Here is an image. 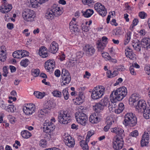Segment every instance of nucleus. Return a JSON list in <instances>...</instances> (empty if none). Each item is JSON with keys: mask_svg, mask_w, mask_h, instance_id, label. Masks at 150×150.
Masks as SVG:
<instances>
[{"mask_svg": "<svg viewBox=\"0 0 150 150\" xmlns=\"http://www.w3.org/2000/svg\"><path fill=\"white\" fill-rule=\"evenodd\" d=\"M127 91L126 88L122 87L113 91L110 95V99L112 103H116L121 101L126 96Z\"/></svg>", "mask_w": 150, "mask_h": 150, "instance_id": "f257e3e1", "label": "nucleus"}, {"mask_svg": "<svg viewBox=\"0 0 150 150\" xmlns=\"http://www.w3.org/2000/svg\"><path fill=\"white\" fill-rule=\"evenodd\" d=\"M141 96L137 93L132 94L129 99V104L134 106L136 111L139 112L141 109Z\"/></svg>", "mask_w": 150, "mask_h": 150, "instance_id": "f03ea898", "label": "nucleus"}, {"mask_svg": "<svg viewBox=\"0 0 150 150\" xmlns=\"http://www.w3.org/2000/svg\"><path fill=\"white\" fill-rule=\"evenodd\" d=\"M62 13V11L59 7H57L55 4L53 5L51 9H48L46 11L45 16L47 19L52 20L54 16L58 17Z\"/></svg>", "mask_w": 150, "mask_h": 150, "instance_id": "7ed1b4c3", "label": "nucleus"}, {"mask_svg": "<svg viewBox=\"0 0 150 150\" xmlns=\"http://www.w3.org/2000/svg\"><path fill=\"white\" fill-rule=\"evenodd\" d=\"M123 124L125 126H129L133 127L135 126L137 122L136 117L132 113H128L125 115Z\"/></svg>", "mask_w": 150, "mask_h": 150, "instance_id": "20e7f679", "label": "nucleus"}, {"mask_svg": "<svg viewBox=\"0 0 150 150\" xmlns=\"http://www.w3.org/2000/svg\"><path fill=\"white\" fill-rule=\"evenodd\" d=\"M71 118L70 113L67 110H61L58 112V120L61 124H65L68 123L70 122Z\"/></svg>", "mask_w": 150, "mask_h": 150, "instance_id": "39448f33", "label": "nucleus"}, {"mask_svg": "<svg viewBox=\"0 0 150 150\" xmlns=\"http://www.w3.org/2000/svg\"><path fill=\"white\" fill-rule=\"evenodd\" d=\"M105 88L102 86H98L95 87L92 92L91 98L93 99H98L101 98L103 95Z\"/></svg>", "mask_w": 150, "mask_h": 150, "instance_id": "423d86ee", "label": "nucleus"}, {"mask_svg": "<svg viewBox=\"0 0 150 150\" xmlns=\"http://www.w3.org/2000/svg\"><path fill=\"white\" fill-rule=\"evenodd\" d=\"M34 11L30 9H25L22 13V16L23 19L28 22L33 21L34 16Z\"/></svg>", "mask_w": 150, "mask_h": 150, "instance_id": "0eeeda50", "label": "nucleus"}, {"mask_svg": "<svg viewBox=\"0 0 150 150\" xmlns=\"http://www.w3.org/2000/svg\"><path fill=\"white\" fill-rule=\"evenodd\" d=\"M75 116L77 121L81 125L85 126L88 119L86 115L82 111L76 113Z\"/></svg>", "mask_w": 150, "mask_h": 150, "instance_id": "6e6552de", "label": "nucleus"}, {"mask_svg": "<svg viewBox=\"0 0 150 150\" xmlns=\"http://www.w3.org/2000/svg\"><path fill=\"white\" fill-rule=\"evenodd\" d=\"M148 103L150 107V100L148 101ZM143 110V116L146 119H148L150 118V109H146V104L145 101L141 100V111Z\"/></svg>", "mask_w": 150, "mask_h": 150, "instance_id": "1a4fd4ad", "label": "nucleus"}, {"mask_svg": "<svg viewBox=\"0 0 150 150\" xmlns=\"http://www.w3.org/2000/svg\"><path fill=\"white\" fill-rule=\"evenodd\" d=\"M124 141L122 138L116 137L113 141V147L116 150H119L122 149L123 146Z\"/></svg>", "mask_w": 150, "mask_h": 150, "instance_id": "9d476101", "label": "nucleus"}, {"mask_svg": "<svg viewBox=\"0 0 150 150\" xmlns=\"http://www.w3.org/2000/svg\"><path fill=\"white\" fill-rule=\"evenodd\" d=\"M24 112L27 115H32L35 112V107L34 105L32 103L27 104L23 108Z\"/></svg>", "mask_w": 150, "mask_h": 150, "instance_id": "9b49d317", "label": "nucleus"}, {"mask_svg": "<svg viewBox=\"0 0 150 150\" xmlns=\"http://www.w3.org/2000/svg\"><path fill=\"white\" fill-rule=\"evenodd\" d=\"M94 9L103 17L105 16L107 14V10L104 6L100 3H98L94 5Z\"/></svg>", "mask_w": 150, "mask_h": 150, "instance_id": "f8f14e48", "label": "nucleus"}, {"mask_svg": "<svg viewBox=\"0 0 150 150\" xmlns=\"http://www.w3.org/2000/svg\"><path fill=\"white\" fill-rule=\"evenodd\" d=\"M64 139V142L65 144L70 147H73L75 144V141L74 139L72 138L70 136H68V134H65L63 136Z\"/></svg>", "mask_w": 150, "mask_h": 150, "instance_id": "ddd939ff", "label": "nucleus"}, {"mask_svg": "<svg viewBox=\"0 0 150 150\" xmlns=\"http://www.w3.org/2000/svg\"><path fill=\"white\" fill-rule=\"evenodd\" d=\"M84 51L86 56H90L93 55L95 52V50L91 45H87L84 47Z\"/></svg>", "mask_w": 150, "mask_h": 150, "instance_id": "4468645a", "label": "nucleus"}, {"mask_svg": "<svg viewBox=\"0 0 150 150\" xmlns=\"http://www.w3.org/2000/svg\"><path fill=\"white\" fill-rule=\"evenodd\" d=\"M43 130L46 133L50 132L55 128V126L51 122H46L44 123Z\"/></svg>", "mask_w": 150, "mask_h": 150, "instance_id": "2eb2a0df", "label": "nucleus"}, {"mask_svg": "<svg viewBox=\"0 0 150 150\" xmlns=\"http://www.w3.org/2000/svg\"><path fill=\"white\" fill-rule=\"evenodd\" d=\"M55 62L53 60H49L45 63V69L48 71H52L55 67Z\"/></svg>", "mask_w": 150, "mask_h": 150, "instance_id": "dca6fc26", "label": "nucleus"}, {"mask_svg": "<svg viewBox=\"0 0 150 150\" xmlns=\"http://www.w3.org/2000/svg\"><path fill=\"white\" fill-rule=\"evenodd\" d=\"M141 46L142 47L148 50L150 48V39L148 37H144L141 40Z\"/></svg>", "mask_w": 150, "mask_h": 150, "instance_id": "f3484780", "label": "nucleus"}, {"mask_svg": "<svg viewBox=\"0 0 150 150\" xmlns=\"http://www.w3.org/2000/svg\"><path fill=\"white\" fill-rule=\"evenodd\" d=\"M99 115L98 113H94L91 115L89 118L90 122L93 124H96L98 123L100 120Z\"/></svg>", "mask_w": 150, "mask_h": 150, "instance_id": "a211bd4d", "label": "nucleus"}, {"mask_svg": "<svg viewBox=\"0 0 150 150\" xmlns=\"http://www.w3.org/2000/svg\"><path fill=\"white\" fill-rule=\"evenodd\" d=\"M3 7L2 8V10L1 11L2 13H6L9 11L12 8L11 4H8L7 3L6 0H3Z\"/></svg>", "mask_w": 150, "mask_h": 150, "instance_id": "6ab92c4d", "label": "nucleus"}, {"mask_svg": "<svg viewBox=\"0 0 150 150\" xmlns=\"http://www.w3.org/2000/svg\"><path fill=\"white\" fill-rule=\"evenodd\" d=\"M58 44L54 41H53L50 44L48 51L52 53L55 54L58 50Z\"/></svg>", "mask_w": 150, "mask_h": 150, "instance_id": "aec40b11", "label": "nucleus"}, {"mask_svg": "<svg viewBox=\"0 0 150 150\" xmlns=\"http://www.w3.org/2000/svg\"><path fill=\"white\" fill-rule=\"evenodd\" d=\"M125 54L127 57L131 59L134 60L136 58L135 54L132 52V50L129 47L126 48Z\"/></svg>", "mask_w": 150, "mask_h": 150, "instance_id": "412c9836", "label": "nucleus"}, {"mask_svg": "<svg viewBox=\"0 0 150 150\" xmlns=\"http://www.w3.org/2000/svg\"><path fill=\"white\" fill-rule=\"evenodd\" d=\"M85 97L83 95V93L82 92H79V96L76 97L75 101V103L76 105H80L82 104L84 99Z\"/></svg>", "mask_w": 150, "mask_h": 150, "instance_id": "4be33fe9", "label": "nucleus"}, {"mask_svg": "<svg viewBox=\"0 0 150 150\" xmlns=\"http://www.w3.org/2000/svg\"><path fill=\"white\" fill-rule=\"evenodd\" d=\"M47 48L44 46L41 47L39 50V53L40 55L43 58L47 57L48 56V53L46 51Z\"/></svg>", "mask_w": 150, "mask_h": 150, "instance_id": "5701e85b", "label": "nucleus"}, {"mask_svg": "<svg viewBox=\"0 0 150 150\" xmlns=\"http://www.w3.org/2000/svg\"><path fill=\"white\" fill-rule=\"evenodd\" d=\"M54 105L52 101L49 100L45 102L44 104V108L46 110H50L54 107Z\"/></svg>", "mask_w": 150, "mask_h": 150, "instance_id": "b1692460", "label": "nucleus"}, {"mask_svg": "<svg viewBox=\"0 0 150 150\" xmlns=\"http://www.w3.org/2000/svg\"><path fill=\"white\" fill-rule=\"evenodd\" d=\"M96 44L97 45L98 51H102L106 46L105 44L102 42V41L101 40H98Z\"/></svg>", "mask_w": 150, "mask_h": 150, "instance_id": "393cba45", "label": "nucleus"}, {"mask_svg": "<svg viewBox=\"0 0 150 150\" xmlns=\"http://www.w3.org/2000/svg\"><path fill=\"white\" fill-rule=\"evenodd\" d=\"M104 107L100 104V103H96L94 106H93V109L96 112V113H98L101 110H102Z\"/></svg>", "mask_w": 150, "mask_h": 150, "instance_id": "a878e982", "label": "nucleus"}, {"mask_svg": "<svg viewBox=\"0 0 150 150\" xmlns=\"http://www.w3.org/2000/svg\"><path fill=\"white\" fill-rule=\"evenodd\" d=\"M81 12L83 15L85 17H90L93 13V11L91 9H87L85 11H82Z\"/></svg>", "mask_w": 150, "mask_h": 150, "instance_id": "bb28decb", "label": "nucleus"}, {"mask_svg": "<svg viewBox=\"0 0 150 150\" xmlns=\"http://www.w3.org/2000/svg\"><path fill=\"white\" fill-rule=\"evenodd\" d=\"M62 79V82L61 83V85L62 86L65 85L66 84H69L71 80V76H68L67 77H64L63 78H61Z\"/></svg>", "mask_w": 150, "mask_h": 150, "instance_id": "cd10ccee", "label": "nucleus"}, {"mask_svg": "<svg viewBox=\"0 0 150 150\" xmlns=\"http://www.w3.org/2000/svg\"><path fill=\"white\" fill-rule=\"evenodd\" d=\"M69 28L71 32H74V33L78 32L79 30L78 28V25L76 24H72V23L70 22L69 24Z\"/></svg>", "mask_w": 150, "mask_h": 150, "instance_id": "c85d7f7f", "label": "nucleus"}, {"mask_svg": "<svg viewBox=\"0 0 150 150\" xmlns=\"http://www.w3.org/2000/svg\"><path fill=\"white\" fill-rule=\"evenodd\" d=\"M137 41L136 42H133L132 46L135 50L139 52L141 50V44L139 40Z\"/></svg>", "mask_w": 150, "mask_h": 150, "instance_id": "c756f323", "label": "nucleus"}, {"mask_svg": "<svg viewBox=\"0 0 150 150\" xmlns=\"http://www.w3.org/2000/svg\"><path fill=\"white\" fill-rule=\"evenodd\" d=\"M124 109V106L122 103H120L118 105V108L115 110V112L117 114L121 112Z\"/></svg>", "mask_w": 150, "mask_h": 150, "instance_id": "7c9ffc66", "label": "nucleus"}, {"mask_svg": "<svg viewBox=\"0 0 150 150\" xmlns=\"http://www.w3.org/2000/svg\"><path fill=\"white\" fill-rule=\"evenodd\" d=\"M21 135L23 138L25 139H28L31 136V133L26 130H24L22 131Z\"/></svg>", "mask_w": 150, "mask_h": 150, "instance_id": "2f4dec72", "label": "nucleus"}, {"mask_svg": "<svg viewBox=\"0 0 150 150\" xmlns=\"http://www.w3.org/2000/svg\"><path fill=\"white\" fill-rule=\"evenodd\" d=\"M88 142L83 140L79 142L80 146L83 150H88V147L87 144Z\"/></svg>", "mask_w": 150, "mask_h": 150, "instance_id": "473e14b6", "label": "nucleus"}, {"mask_svg": "<svg viewBox=\"0 0 150 150\" xmlns=\"http://www.w3.org/2000/svg\"><path fill=\"white\" fill-rule=\"evenodd\" d=\"M100 103L104 108V106H106L110 104L109 100L105 97L103 99L101 100Z\"/></svg>", "mask_w": 150, "mask_h": 150, "instance_id": "72a5a7b5", "label": "nucleus"}, {"mask_svg": "<svg viewBox=\"0 0 150 150\" xmlns=\"http://www.w3.org/2000/svg\"><path fill=\"white\" fill-rule=\"evenodd\" d=\"M34 94L36 98L39 99L42 98L45 95V92L42 93L38 91L34 92Z\"/></svg>", "mask_w": 150, "mask_h": 150, "instance_id": "f704fd0d", "label": "nucleus"}, {"mask_svg": "<svg viewBox=\"0 0 150 150\" xmlns=\"http://www.w3.org/2000/svg\"><path fill=\"white\" fill-rule=\"evenodd\" d=\"M6 58V52H4V50L0 51V60L2 62H4Z\"/></svg>", "mask_w": 150, "mask_h": 150, "instance_id": "c9c22d12", "label": "nucleus"}, {"mask_svg": "<svg viewBox=\"0 0 150 150\" xmlns=\"http://www.w3.org/2000/svg\"><path fill=\"white\" fill-rule=\"evenodd\" d=\"M131 33L130 32H128L125 36V39L124 41L125 45H127L129 42L130 39V35Z\"/></svg>", "mask_w": 150, "mask_h": 150, "instance_id": "e433bc0d", "label": "nucleus"}, {"mask_svg": "<svg viewBox=\"0 0 150 150\" xmlns=\"http://www.w3.org/2000/svg\"><path fill=\"white\" fill-rule=\"evenodd\" d=\"M46 110H45L44 108L43 109H40L39 110L37 113V115L40 117H42L44 115H45L47 113Z\"/></svg>", "mask_w": 150, "mask_h": 150, "instance_id": "4c0bfd02", "label": "nucleus"}, {"mask_svg": "<svg viewBox=\"0 0 150 150\" xmlns=\"http://www.w3.org/2000/svg\"><path fill=\"white\" fill-rule=\"evenodd\" d=\"M52 94L54 97L59 98H61L62 97L61 92L57 90H55L53 91L52 92Z\"/></svg>", "mask_w": 150, "mask_h": 150, "instance_id": "58836bf2", "label": "nucleus"}, {"mask_svg": "<svg viewBox=\"0 0 150 150\" xmlns=\"http://www.w3.org/2000/svg\"><path fill=\"white\" fill-rule=\"evenodd\" d=\"M5 110L8 112H13L16 110V108L14 105H9L7 106Z\"/></svg>", "mask_w": 150, "mask_h": 150, "instance_id": "ea45409f", "label": "nucleus"}, {"mask_svg": "<svg viewBox=\"0 0 150 150\" xmlns=\"http://www.w3.org/2000/svg\"><path fill=\"white\" fill-rule=\"evenodd\" d=\"M21 55V51L20 50L15 51L12 54V56L13 57L18 59L22 58V56Z\"/></svg>", "mask_w": 150, "mask_h": 150, "instance_id": "a19ab883", "label": "nucleus"}, {"mask_svg": "<svg viewBox=\"0 0 150 150\" xmlns=\"http://www.w3.org/2000/svg\"><path fill=\"white\" fill-rule=\"evenodd\" d=\"M111 119H112L110 120H107L106 121L107 123V125L104 128V130L105 132L108 131L112 125Z\"/></svg>", "mask_w": 150, "mask_h": 150, "instance_id": "79ce46f5", "label": "nucleus"}, {"mask_svg": "<svg viewBox=\"0 0 150 150\" xmlns=\"http://www.w3.org/2000/svg\"><path fill=\"white\" fill-rule=\"evenodd\" d=\"M68 76H70L68 71L65 69H63L62 71L61 78H64V77H66Z\"/></svg>", "mask_w": 150, "mask_h": 150, "instance_id": "37998d69", "label": "nucleus"}, {"mask_svg": "<svg viewBox=\"0 0 150 150\" xmlns=\"http://www.w3.org/2000/svg\"><path fill=\"white\" fill-rule=\"evenodd\" d=\"M62 93L65 99L66 100L68 99L69 94L68 92L67 88H66L64 89L62 91Z\"/></svg>", "mask_w": 150, "mask_h": 150, "instance_id": "c03bdc74", "label": "nucleus"}, {"mask_svg": "<svg viewBox=\"0 0 150 150\" xmlns=\"http://www.w3.org/2000/svg\"><path fill=\"white\" fill-rule=\"evenodd\" d=\"M149 142V140H146L145 139H141V147L148 146Z\"/></svg>", "mask_w": 150, "mask_h": 150, "instance_id": "a18cd8bd", "label": "nucleus"}, {"mask_svg": "<svg viewBox=\"0 0 150 150\" xmlns=\"http://www.w3.org/2000/svg\"><path fill=\"white\" fill-rule=\"evenodd\" d=\"M31 73L32 75L34 76H38L40 71L38 69H33L31 70Z\"/></svg>", "mask_w": 150, "mask_h": 150, "instance_id": "49530a36", "label": "nucleus"}, {"mask_svg": "<svg viewBox=\"0 0 150 150\" xmlns=\"http://www.w3.org/2000/svg\"><path fill=\"white\" fill-rule=\"evenodd\" d=\"M40 146L42 147H45L47 146V142L46 140L43 139L40 141Z\"/></svg>", "mask_w": 150, "mask_h": 150, "instance_id": "de8ad7c7", "label": "nucleus"}, {"mask_svg": "<svg viewBox=\"0 0 150 150\" xmlns=\"http://www.w3.org/2000/svg\"><path fill=\"white\" fill-rule=\"evenodd\" d=\"M139 22L137 18H134L132 22V24L131 25L130 27V29L132 31L134 26L136 25Z\"/></svg>", "mask_w": 150, "mask_h": 150, "instance_id": "09e8293b", "label": "nucleus"}, {"mask_svg": "<svg viewBox=\"0 0 150 150\" xmlns=\"http://www.w3.org/2000/svg\"><path fill=\"white\" fill-rule=\"evenodd\" d=\"M28 60L27 59L23 60L20 62L21 65L22 66L25 67L28 65Z\"/></svg>", "mask_w": 150, "mask_h": 150, "instance_id": "8fccbe9b", "label": "nucleus"}, {"mask_svg": "<svg viewBox=\"0 0 150 150\" xmlns=\"http://www.w3.org/2000/svg\"><path fill=\"white\" fill-rule=\"evenodd\" d=\"M83 4L88 5L92 4L94 3L93 0H82Z\"/></svg>", "mask_w": 150, "mask_h": 150, "instance_id": "3c124183", "label": "nucleus"}, {"mask_svg": "<svg viewBox=\"0 0 150 150\" xmlns=\"http://www.w3.org/2000/svg\"><path fill=\"white\" fill-rule=\"evenodd\" d=\"M94 134L93 131H89L88 132L87 134L86 139V142H88L89 141L90 138Z\"/></svg>", "mask_w": 150, "mask_h": 150, "instance_id": "603ef678", "label": "nucleus"}, {"mask_svg": "<svg viewBox=\"0 0 150 150\" xmlns=\"http://www.w3.org/2000/svg\"><path fill=\"white\" fill-rule=\"evenodd\" d=\"M144 70L146 73L150 76V65L146 64L144 66Z\"/></svg>", "mask_w": 150, "mask_h": 150, "instance_id": "864d4df0", "label": "nucleus"}, {"mask_svg": "<svg viewBox=\"0 0 150 150\" xmlns=\"http://www.w3.org/2000/svg\"><path fill=\"white\" fill-rule=\"evenodd\" d=\"M111 130L112 132L115 133L116 134L118 133L119 131V130H120L121 132H123L122 129L117 127L111 128Z\"/></svg>", "mask_w": 150, "mask_h": 150, "instance_id": "5fc2aeb1", "label": "nucleus"}, {"mask_svg": "<svg viewBox=\"0 0 150 150\" xmlns=\"http://www.w3.org/2000/svg\"><path fill=\"white\" fill-rule=\"evenodd\" d=\"M115 35L117 37H119L122 34V32L120 28H117L114 31Z\"/></svg>", "mask_w": 150, "mask_h": 150, "instance_id": "6e6d98bb", "label": "nucleus"}, {"mask_svg": "<svg viewBox=\"0 0 150 150\" xmlns=\"http://www.w3.org/2000/svg\"><path fill=\"white\" fill-rule=\"evenodd\" d=\"M142 138L145 139L146 140H149V137L148 133L146 132H145L142 136Z\"/></svg>", "mask_w": 150, "mask_h": 150, "instance_id": "4d7b16f0", "label": "nucleus"}, {"mask_svg": "<svg viewBox=\"0 0 150 150\" xmlns=\"http://www.w3.org/2000/svg\"><path fill=\"white\" fill-rule=\"evenodd\" d=\"M21 51L22 57L29 55V52L27 51L24 50H21Z\"/></svg>", "mask_w": 150, "mask_h": 150, "instance_id": "13d9d810", "label": "nucleus"}, {"mask_svg": "<svg viewBox=\"0 0 150 150\" xmlns=\"http://www.w3.org/2000/svg\"><path fill=\"white\" fill-rule=\"evenodd\" d=\"M7 105L3 100L0 101V107L2 109H5L7 107Z\"/></svg>", "mask_w": 150, "mask_h": 150, "instance_id": "bf43d9fd", "label": "nucleus"}, {"mask_svg": "<svg viewBox=\"0 0 150 150\" xmlns=\"http://www.w3.org/2000/svg\"><path fill=\"white\" fill-rule=\"evenodd\" d=\"M8 118L9 121L11 124H14L15 122V118L11 115H8Z\"/></svg>", "mask_w": 150, "mask_h": 150, "instance_id": "052dcab7", "label": "nucleus"}, {"mask_svg": "<svg viewBox=\"0 0 150 150\" xmlns=\"http://www.w3.org/2000/svg\"><path fill=\"white\" fill-rule=\"evenodd\" d=\"M31 6L33 8H36L37 6V3L36 0H30Z\"/></svg>", "mask_w": 150, "mask_h": 150, "instance_id": "680f3d73", "label": "nucleus"}, {"mask_svg": "<svg viewBox=\"0 0 150 150\" xmlns=\"http://www.w3.org/2000/svg\"><path fill=\"white\" fill-rule=\"evenodd\" d=\"M138 135V131L137 130H135L131 132L130 134V135L132 137H136Z\"/></svg>", "mask_w": 150, "mask_h": 150, "instance_id": "e2e57ef3", "label": "nucleus"}, {"mask_svg": "<svg viewBox=\"0 0 150 150\" xmlns=\"http://www.w3.org/2000/svg\"><path fill=\"white\" fill-rule=\"evenodd\" d=\"M3 73L2 74V75L5 77L7 76L8 73L7 67H4L3 68Z\"/></svg>", "mask_w": 150, "mask_h": 150, "instance_id": "0e129e2a", "label": "nucleus"}, {"mask_svg": "<svg viewBox=\"0 0 150 150\" xmlns=\"http://www.w3.org/2000/svg\"><path fill=\"white\" fill-rule=\"evenodd\" d=\"M119 132L117 133L116 134H117V137H120L122 138V139H123V137H124V134L123 132H124V130L123 129V132H121L120 130H119Z\"/></svg>", "mask_w": 150, "mask_h": 150, "instance_id": "69168bd1", "label": "nucleus"}, {"mask_svg": "<svg viewBox=\"0 0 150 150\" xmlns=\"http://www.w3.org/2000/svg\"><path fill=\"white\" fill-rule=\"evenodd\" d=\"M129 69L131 74L133 75L136 74V73L134 71V67L130 66L129 68Z\"/></svg>", "mask_w": 150, "mask_h": 150, "instance_id": "338daca9", "label": "nucleus"}, {"mask_svg": "<svg viewBox=\"0 0 150 150\" xmlns=\"http://www.w3.org/2000/svg\"><path fill=\"white\" fill-rule=\"evenodd\" d=\"M83 52L81 51H79L76 53V57L78 58H80L83 56Z\"/></svg>", "mask_w": 150, "mask_h": 150, "instance_id": "774afa93", "label": "nucleus"}]
</instances>
